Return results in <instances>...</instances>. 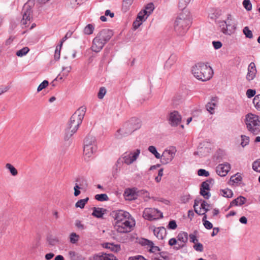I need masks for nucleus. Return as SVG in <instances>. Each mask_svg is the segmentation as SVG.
Here are the masks:
<instances>
[{"mask_svg": "<svg viewBox=\"0 0 260 260\" xmlns=\"http://www.w3.org/2000/svg\"><path fill=\"white\" fill-rule=\"evenodd\" d=\"M105 44L103 43L100 39L96 37L93 39L92 44L91 47V50L95 52H99L103 48Z\"/></svg>", "mask_w": 260, "mask_h": 260, "instance_id": "obj_19", "label": "nucleus"}, {"mask_svg": "<svg viewBox=\"0 0 260 260\" xmlns=\"http://www.w3.org/2000/svg\"><path fill=\"white\" fill-rule=\"evenodd\" d=\"M154 235L158 239L162 240L166 236V230L163 226L156 228L154 229Z\"/></svg>", "mask_w": 260, "mask_h": 260, "instance_id": "obj_21", "label": "nucleus"}, {"mask_svg": "<svg viewBox=\"0 0 260 260\" xmlns=\"http://www.w3.org/2000/svg\"><path fill=\"white\" fill-rule=\"evenodd\" d=\"M62 47L61 44L57 45L55 50L54 58L55 60H58L60 58V50Z\"/></svg>", "mask_w": 260, "mask_h": 260, "instance_id": "obj_43", "label": "nucleus"}, {"mask_svg": "<svg viewBox=\"0 0 260 260\" xmlns=\"http://www.w3.org/2000/svg\"><path fill=\"white\" fill-rule=\"evenodd\" d=\"M190 199V196L189 194H185L181 196L180 201L182 203H186Z\"/></svg>", "mask_w": 260, "mask_h": 260, "instance_id": "obj_53", "label": "nucleus"}, {"mask_svg": "<svg viewBox=\"0 0 260 260\" xmlns=\"http://www.w3.org/2000/svg\"><path fill=\"white\" fill-rule=\"evenodd\" d=\"M97 149L96 146H84L83 153L85 156L90 157Z\"/></svg>", "mask_w": 260, "mask_h": 260, "instance_id": "obj_23", "label": "nucleus"}, {"mask_svg": "<svg viewBox=\"0 0 260 260\" xmlns=\"http://www.w3.org/2000/svg\"><path fill=\"white\" fill-rule=\"evenodd\" d=\"M177 239L178 242L177 246L173 248L176 250H179L185 246L188 241V234L185 232H180L178 234Z\"/></svg>", "mask_w": 260, "mask_h": 260, "instance_id": "obj_11", "label": "nucleus"}, {"mask_svg": "<svg viewBox=\"0 0 260 260\" xmlns=\"http://www.w3.org/2000/svg\"><path fill=\"white\" fill-rule=\"evenodd\" d=\"M106 210L102 208H96L93 207V212L92 213V215L93 216H95L97 218H101L103 217V215L104 214V211H105Z\"/></svg>", "mask_w": 260, "mask_h": 260, "instance_id": "obj_26", "label": "nucleus"}, {"mask_svg": "<svg viewBox=\"0 0 260 260\" xmlns=\"http://www.w3.org/2000/svg\"><path fill=\"white\" fill-rule=\"evenodd\" d=\"M107 92L106 89L104 87H102L100 88L98 94V97L99 99H103Z\"/></svg>", "mask_w": 260, "mask_h": 260, "instance_id": "obj_51", "label": "nucleus"}, {"mask_svg": "<svg viewBox=\"0 0 260 260\" xmlns=\"http://www.w3.org/2000/svg\"><path fill=\"white\" fill-rule=\"evenodd\" d=\"M256 91L254 89H249L246 91V95L248 98H251L254 96Z\"/></svg>", "mask_w": 260, "mask_h": 260, "instance_id": "obj_60", "label": "nucleus"}, {"mask_svg": "<svg viewBox=\"0 0 260 260\" xmlns=\"http://www.w3.org/2000/svg\"><path fill=\"white\" fill-rule=\"evenodd\" d=\"M177 60V56L176 54H172L168 60L166 61L165 68L169 70L175 63Z\"/></svg>", "mask_w": 260, "mask_h": 260, "instance_id": "obj_22", "label": "nucleus"}, {"mask_svg": "<svg viewBox=\"0 0 260 260\" xmlns=\"http://www.w3.org/2000/svg\"><path fill=\"white\" fill-rule=\"evenodd\" d=\"M96 146L95 138L92 136H88L85 139L84 146Z\"/></svg>", "mask_w": 260, "mask_h": 260, "instance_id": "obj_28", "label": "nucleus"}, {"mask_svg": "<svg viewBox=\"0 0 260 260\" xmlns=\"http://www.w3.org/2000/svg\"><path fill=\"white\" fill-rule=\"evenodd\" d=\"M89 200V198L87 197L85 199H81L79 200L75 204V207L76 208H80L81 209H83L85 204L87 203V202Z\"/></svg>", "mask_w": 260, "mask_h": 260, "instance_id": "obj_31", "label": "nucleus"}, {"mask_svg": "<svg viewBox=\"0 0 260 260\" xmlns=\"http://www.w3.org/2000/svg\"><path fill=\"white\" fill-rule=\"evenodd\" d=\"M218 24L220 31L226 35H231L233 34L236 28L231 14L228 15L226 20L219 21Z\"/></svg>", "mask_w": 260, "mask_h": 260, "instance_id": "obj_6", "label": "nucleus"}, {"mask_svg": "<svg viewBox=\"0 0 260 260\" xmlns=\"http://www.w3.org/2000/svg\"><path fill=\"white\" fill-rule=\"evenodd\" d=\"M245 124L248 131L256 135L260 133V120L259 117L255 114L249 113L246 115Z\"/></svg>", "mask_w": 260, "mask_h": 260, "instance_id": "obj_5", "label": "nucleus"}, {"mask_svg": "<svg viewBox=\"0 0 260 260\" xmlns=\"http://www.w3.org/2000/svg\"><path fill=\"white\" fill-rule=\"evenodd\" d=\"M147 17L145 12L142 10L138 13L137 19L143 22L146 20Z\"/></svg>", "mask_w": 260, "mask_h": 260, "instance_id": "obj_49", "label": "nucleus"}, {"mask_svg": "<svg viewBox=\"0 0 260 260\" xmlns=\"http://www.w3.org/2000/svg\"><path fill=\"white\" fill-rule=\"evenodd\" d=\"M193 248L196 250L200 252H202L204 250L203 245L200 243L195 244V245L193 246Z\"/></svg>", "mask_w": 260, "mask_h": 260, "instance_id": "obj_59", "label": "nucleus"}, {"mask_svg": "<svg viewBox=\"0 0 260 260\" xmlns=\"http://www.w3.org/2000/svg\"><path fill=\"white\" fill-rule=\"evenodd\" d=\"M141 120L137 118H132L126 122L122 127L117 131L115 134L117 139H121L131 134L141 126Z\"/></svg>", "mask_w": 260, "mask_h": 260, "instance_id": "obj_3", "label": "nucleus"}, {"mask_svg": "<svg viewBox=\"0 0 260 260\" xmlns=\"http://www.w3.org/2000/svg\"><path fill=\"white\" fill-rule=\"evenodd\" d=\"M177 225L175 220H171L169 222L168 225V228L169 229L175 230L176 229Z\"/></svg>", "mask_w": 260, "mask_h": 260, "instance_id": "obj_61", "label": "nucleus"}, {"mask_svg": "<svg viewBox=\"0 0 260 260\" xmlns=\"http://www.w3.org/2000/svg\"><path fill=\"white\" fill-rule=\"evenodd\" d=\"M246 199L243 196H239L234 200L231 203L230 207L233 206H242L245 203Z\"/></svg>", "mask_w": 260, "mask_h": 260, "instance_id": "obj_25", "label": "nucleus"}, {"mask_svg": "<svg viewBox=\"0 0 260 260\" xmlns=\"http://www.w3.org/2000/svg\"><path fill=\"white\" fill-rule=\"evenodd\" d=\"M79 239V236L75 233H72L70 236V241L72 244L76 243Z\"/></svg>", "mask_w": 260, "mask_h": 260, "instance_id": "obj_44", "label": "nucleus"}, {"mask_svg": "<svg viewBox=\"0 0 260 260\" xmlns=\"http://www.w3.org/2000/svg\"><path fill=\"white\" fill-rule=\"evenodd\" d=\"M253 103L255 108L260 111V94H258L254 98Z\"/></svg>", "mask_w": 260, "mask_h": 260, "instance_id": "obj_42", "label": "nucleus"}, {"mask_svg": "<svg viewBox=\"0 0 260 260\" xmlns=\"http://www.w3.org/2000/svg\"><path fill=\"white\" fill-rule=\"evenodd\" d=\"M231 169V165L228 162L218 165L216 167V173L221 177L225 176Z\"/></svg>", "mask_w": 260, "mask_h": 260, "instance_id": "obj_15", "label": "nucleus"}, {"mask_svg": "<svg viewBox=\"0 0 260 260\" xmlns=\"http://www.w3.org/2000/svg\"><path fill=\"white\" fill-rule=\"evenodd\" d=\"M209 206V204H208L205 201H203L201 204V207L199 212H201V209H203L205 211L204 212H207L209 210V209L208 208V207Z\"/></svg>", "mask_w": 260, "mask_h": 260, "instance_id": "obj_52", "label": "nucleus"}, {"mask_svg": "<svg viewBox=\"0 0 260 260\" xmlns=\"http://www.w3.org/2000/svg\"><path fill=\"white\" fill-rule=\"evenodd\" d=\"M198 174L200 176L208 177L209 176V173L204 169H200L198 171Z\"/></svg>", "mask_w": 260, "mask_h": 260, "instance_id": "obj_58", "label": "nucleus"}, {"mask_svg": "<svg viewBox=\"0 0 260 260\" xmlns=\"http://www.w3.org/2000/svg\"><path fill=\"white\" fill-rule=\"evenodd\" d=\"M175 151L171 150H165L161 155V162L166 165L171 162L175 155Z\"/></svg>", "mask_w": 260, "mask_h": 260, "instance_id": "obj_14", "label": "nucleus"}, {"mask_svg": "<svg viewBox=\"0 0 260 260\" xmlns=\"http://www.w3.org/2000/svg\"><path fill=\"white\" fill-rule=\"evenodd\" d=\"M252 168L256 172L260 173V158L257 159L253 162Z\"/></svg>", "mask_w": 260, "mask_h": 260, "instance_id": "obj_37", "label": "nucleus"}, {"mask_svg": "<svg viewBox=\"0 0 260 260\" xmlns=\"http://www.w3.org/2000/svg\"><path fill=\"white\" fill-rule=\"evenodd\" d=\"M143 217L149 220H153L163 217L162 213L155 208H145L143 211Z\"/></svg>", "mask_w": 260, "mask_h": 260, "instance_id": "obj_8", "label": "nucleus"}, {"mask_svg": "<svg viewBox=\"0 0 260 260\" xmlns=\"http://www.w3.org/2000/svg\"><path fill=\"white\" fill-rule=\"evenodd\" d=\"M94 29V26L91 24H88L85 27L84 29V32L86 35H89L93 33Z\"/></svg>", "mask_w": 260, "mask_h": 260, "instance_id": "obj_35", "label": "nucleus"}, {"mask_svg": "<svg viewBox=\"0 0 260 260\" xmlns=\"http://www.w3.org/2000/svg\"><path fill=\"white\" fill-rule=\"evenodd\" d=\"M29 51V49L27 47H25L22 48L21 49L18 50L16 52V55L19 57H22L25 55H26L28 51Z\"/></svg>", "mask_w": 260, "mask_h": 260, "instance_id": "obj_39", "label": "nucleus"}, {"mask_svg": "<svg viewBox=\"0 0 260 260\" xmlns=\"http://www.w3.org/2000/svg\"><path fill=\"white\" fill-rule=\"evenodd\" d=\"M210 182L211 181H209V180H207L206 181H204L201 184L200 194L206 199H208L211 196L210 192L206 191V190H209L210 189L209 182Z\"/></svg>", "mask_w": 260, "mask_h": 260, "instance_id": "obj_17", "label": "nucleus"}, {"mask_svg": "<svg viewBox=\"0 0 260 260\" xmlns=\"http://www.w3.org/2000/svg\"><path fill=\"white\" fill-rule=\"evenodd\" d=\"M191 24L189 16L181 13L176 18L174 23V30L179 36H184Z\"/></svg>", "mask_w": 260, "mask_h": 260, "instance_id": "obj_4", "label": "nucleus"}, {"mask_svg": "<svg viewBox=\"0 0 260 260\" xmlns=\"http://www.w3.org/2000/svg\"><path fill=\"white\" fill-rule=\"evenodd\" d=\"M148 150L149 152L153 154L156 158L159 159L161 157V155L157 151L155 146H149Z\"/></svg>", "mask_w": 260, "mask_h": 260, "instance_id": "obj_36", "label": "nucleus"}, {"mask_svg": "<svg viewBox=\"0 0 260 260\" xmlns=\"http://www.w3.org/2000/svg\"><path fill=\"white\" fill-rule=\"evenodd\" d=\"M191 72L196 78L203 82L210 80L213 75L212 68L203 62H199L193 66Z\"/></svg>", "mask_w": 260, "mask_h": 260, "instance_id": "obj_2", "label": "nucleus"}, {"mask_svg": "<svg viewBox=\"0 0 260 260\" xmlns=\"http://www.w3.org/2000/svg\"><path fill=\"white\" fill-rule=\"evenodd\" d=\"M149 248V251L151 252L156 253L160 251V248L158 246H154L153 242L152 244L150 246Z\"/></svg>", "mask_w": 260, "mask_h": 260, "instance_id": "obj_57", "label": "nucleus"}, {"mask_svg": "<svg viewBox=\"0 0 260 260\" xmlns=\"http://www.w3.org/2000/svg\"><path fill=\"white\" fill-rule=\"evenodd\" d=\"M221 196L226 198H231L233 197V191L231 189L226 188L224 189H221L220 190Z\"/></svg>", "mask_w": 260, "mask_h": 260, "instance_id": "obj_32", "label": "nucleus"}, {"mask_svg": "<svg viewBox=\"0 0 260 260\" xmlns=\"http://www.w3.org/2000/svg\"><path fill=\"white\" fill-rule=\"evenodd\" d=\"M6 168L9 170L11 175L14 176H15L18 174L17 169L11 164H7L6 165Z\"/></svg>", "mask_w": 260, "mask_h": 260, "instance_id": "obj_33", "label": "nucleus"}, {"mask_svg": "<svg viewBox=\"0 0 260 260\" xmlns=\"http://www.w3.org/2000/svg\"><path fill=\"white\" fill-rule=\"evenodd\" d=\"M241 146L244 147L248 145L249 143V137L245 135H241Z\"/></svg>", "mask_w": 260, "mask_h": 260, "instance_id": "obj_48", "label": "nucleus"}, {"mask_svg": "<svg viewBox=\"0 0 260 260\" xmlns=\"http://www.w3.org/2000/svg\"><path fill=\"white\" fill-rule=\"evenodd\" d=\"M169 121L172 126H177L181 121V116L177 111H174L170 113Z\"/></svg>", "mask_w": 260, "mask_h": 260, "instance_id": "obj_16", "label": "nucleus"}, {"mask_svg": "<svg viewBox=\"0 0 260 260\" xmlns=\"http://www.w3.org/2000/svg\"><path fill=\"white\" fill-rule=\"evenodd\" d=\"M48 85V82L47 80L43 81L38 86L37 91L38 92L46 88Z\"/></svg>", "mask_w": 260, "mask_h": 260, "instance_id": "obj_56", "label": "nucleus"}, {"mask_svg": "<svg viewBox=\"0 0 260 260\" xmlns=\"http://www.w3.org/2000/svg\"><path fill=\"white\" fill-rule=\"evenodd\" d=\"M242 177L239 174L237 173L235 175L231 176L230 178V181L233 182V183H238L239 182L242 180Z\"/></svg>", "mask_w": 260, "mask_h": 260, "instance_id": "obj_46", "label": "nucleus"}, {"mask_svg": "<svg viewBox=\"0 0 260 260\" xmlns=\"http://www.w3.org/2000/svg\"><path fill=\"white\" fill-rule=\"evenodd\" d=\"M217 98H213L211 101L209 102L206 105L207 110L210 113L213 114L214 112L215 107L216 106Z\"/></svg>", "mask_w": 260, "mask_h": 260, "instance_id": "obj_24", "label": "nucleus"}, {"mask_svg": "<svg viewBox=\"0 0 260 260\" xmlns=\"http://www.w3.org/2000/svg\"><path fill=\"white\" fill-rule=\"evenodd\" d=\"M72 70V67L71 66L69 65L67 67H62V76L60 77V79H62L63 77H66L68 76L69 73L71 72Z\"/></svg>", "mask_w": 260, "mask_h": 260, "instance_id": "obj_34", "label": "nucleus"}, {"mask_svg": "<svg viewBox=\"0 0 260 260\" xmlns=\"http://www.w3.org/2000/svg\"><path fill=\"white\" fill-rule=\"evenodd\" d=\"M113 35V31L109 29H104L100 31L96 37L106 44Z\"/></svg>", "mask_w": 260, "mask_h": 260, "instance_id": "obj_13", "label": "nucleus"}, {"mask_svg": "<svg viewBox=\"0 0 260 260\" xmlns=\"http://www.w3.org/2000/svg\"><path fill=\"white\" fill-rule=\"evenodd\" d=\"M69 258L71 260H78V254L74 251H70L68 252Z\"/></svg>", "mask_w": 260, "mask_h": 260, "instance_id": "obj_54", "label": "nucleus"}, {"mask_svg": "<svg viewBox=\"0 0 260 260\" xmlns=\"http://www.w3.org/2000/svg\"><path fill=\"white\" fill-rule=\"evenodd\" d=\"M190 2L191 0H179V8L181 10L185 9Z\"/></svg>", "mask_w": 260, "mask_h": 260, "instance_id": "obj_45", "label": "nucleus"}, {"mask_svg": "<svg viewBox=\"0 0 260 260\" xmlns=\"http://www.w3.org/2000/svg\"><path fill=\"white\" fill-rule=\"evenodd\" d=\"M256 72L255 63L251 62L248 66L246 79L249 81L252 80L255 78Z\"/></svg>", "mask_w": 260, "mask_h": 260, "instance_id": "obj_18", "label": "nucleus"}, {"mask_svg": "<svg viewBox=\"0 0 260 260\" xmlns=\"http://www.w3.org/2000/svg\"><path fill=\"white\" fill-rule=\"evenodd\" d=\"M160 257H154V260H161V259L160 258V257L166 259L168 260L169 259V256H168L167 254L165 252H161L159 253Z\"/></svg>", "mask_w": 260, "mask_h": 260, "instance_id": "obj_55", "label": "nucleus"}, {"mask_svg": "<svg viewBox=\"0 0 260 260\" xmlns=\"http://www.w3.org/2000/svg\"><path fill=\"white\" fill-rule=\"evenodd\" d=\"M128 260H147L142 255H136L131 256L128 258Z\"/></svg>", "mask_w": 260, "mask_h": 260, "instance_id": "obj_64", "label": "nucleus"}, {"mask_svg": "<svg viewBox=\"0 0 260 260\" xmlns=\"http://www.w3.org/2000/svg\"><path fill=\"white\" fill-rule=\"evenodd\" d=\"M243 5L247 11H250L252 9V4L249 0H244Z\"/></svg>", "mask_w": 260, "mask_h": 260, "instance_id": "obj_50", "label": "nucleus"}, {"mask_svg": "<svg viewBox=\"0 0 260 260\" xmlns=\"http://www.w3.org/2000/svg\"><path fill=\"white\" fill-rule=\"evenodd\" d=\"M213 46L215 49H219L222 47V43L220 41H213Z\"/></svg>", "mask_w": 260, "mask_h": 260, "instance_id": "obj_62", "label": "nucleus"}, {"mask_svg": "<svg viewBox=\"0 0 260 260\" xmlns=\"http://www.w3.org/2000/svg\"><path fill=\"white\" fill-rule=\"evenodd\" d=\"M134 0H123L122 6V11L126 12L132 5Z\"/></svg>", "mask_w": 260, "mask_h": 260, "instance_id": "obj_29", "label": "nucleus"}, {"mask_svg": "<svg viewBox=\"0 0 260 260\" xmlns=\"http://www.w3.org/2000/svg\"><path fill=\"white\" fill-rule=\"evenodd\" d=\"M85 111L86 108L81 107L72 115L65 130V140H69L77 131L82 122Z\"/></svg>", "mask_w": 260, "mask_h": 260, "instance_id": "obj_1", "label": "nucleus"}, {"mask_svg": "<svg viewBox=\"0 0 260 260\" xmlns=\"http://www.w3.org/2000/svg\"><path fill=\"white\" fill-rule=\"evenodd\" d=\"M95 199L100 202L107 201L109 200L108 196L105 194H98L95 196Z\"/></svg>", "mask_w": 260, "mask_h": 260, "instance_id": "obj_41", "label": "nucleus"}, {"mask_svg": "<svg viewBox=\"0 0 260 260\" xmlns=\"http://www.w3.org/2000/svg\"><path fill=\"white\" fill-rule=\"evenodd\" d=\"M154 10V4L152 3H150L145 7V9L142 10V11L145 12L147 17H148L152 13Z\"/></svg>", "mask_w": 260, "mask_h": 260, "instance_id": "obj_27", "label": "nucleus"}, {"mask_svg": "<svg viewBox=\"0 0 260 260\" xmlns=\"http://www.w3.org/2000/svg\"><path fill=\"white\" fill-rule=\"evenodd\" d=\"M243 33L245 35L246 38L248 39H252L253 36L251 30H250L248 26H245L243 29Z\"/></svg>", "mask_w": 260, "mask_h": 260, "instance_id": "obj_40", "label": "nucleus"}, {"mask_svg": "<svg viewBox=\"0 0 260 260\" xmlns=\"http://www.w3.org/2000/svg\"><path fill=\"white\" fill-rule=\"evenodd\" d=\"M139 243L142 246H147V247L149 248L150 246L152 244V241L142 238L139 240Z\"/></svg>", "mask_w": 260, "mask_h": 260, "instance_id": "obj_47", "label": "nucleus"}, {"mask_svg": "<svg viewBox=\"0 0 260 260\" xmlns=\"http://www.w3.org/2000/svg\"><path fill=\"white\" fill-rule=\"evenodd\" d=\"M112 216L115 220V222H123L129 220L130 214L128 212L124 210H119L112 212Z\"/></svg>", "mask_w": 260, "mask_h": 260, "instance_id": "obj_10", "label": "nucleus"}, {"mask_svg": "<svg viewBox=\"0 0 260 260\" xmlns=\"http://www.w3.org/2000/svg\"><path fill=\"white\" fill-rule=\"evenodd\" d=\"M133 224L129 221L115 222L114 228L119 233H125L131 231Z\"/></svg>", "mask_w": 260, "mask_h": 260, "instance_id": "obj_9", "label": "nucleus"}, {"mask_svg": "<svg viewBox=\"0 0 260 260\" xmlns=\"http://www.w3.org/2000/svg\"><path fill=\"white\" fill-rule=\"evenodd\" d=\"M47 240L48 244L51 246H54L58 242L57 238L51 235L47 237Z\"/></svg>", "mask_w": 260, "mask_h": 260, "instance_id": "obj_38", "label": "nucleus"}, {"mask_svg": "<svg viewBox=\"0 0 260 260\" xmlns=\"http://www.w3.org/2000/svg\"><path fill=\"white\" fill-rule=\"evenodd\" d=\"M142 22L140 21L139 20L136 18V20L134 21L133 24V27L134 29H137L140 27V26L142 24Z\"/></svg>", "mask_w": 260, "mask_h": 260, "instance_id": "obj_63", "label": "nucleus"}, {"mask_svg": "<svg viewBox=\"0 0 260 260\" xmlns=\"http://www.w3.org/2000/svg\"><path fill=\"white\" fill-rule=\"evenodd\" d=\"M34 5V3L31 1H28L23 6L22 13V19L21 20L22 25L27 27L30 23V20L32 19V7Z\"/></svg>", "mask_w": 260, "mask_h": 260, "instance_id": "obj_7", "label": "nucleus"}, {"mask_svg": "<svg viewBox=\"0 0 260 260\" xmlns=\"http://www.w3.org/2000/svg\"><path fill=\"white\" fill-rule=\"evenodd\" d=\"M105 248L110 249L111 251L114 252H118L121 249L120 245H114L112 243H106Z\"/></svg>", "mask_w": 260, "mask_h": 260, "instance_id": "obj_30", "label": "nucleus"}, {"mask_svg": "<svg viewBox=\"0 0 260 260\" xmlns=\"http://www.w3.org/2000/svg\"><path fill=\"white\" fill-rule=\"evenodd\" d=\"M140 153V149H136L134 152H131L129 153H125L123 157V161L127 165H130L134 162L138 157Z\"/></svg>", "mask_w": 260, "mask_h": 260, "instance_id": "obj_12", "label": "nucleus"}, {"mask_svg": "<svg viewBox=\"0 0 260 260\" xmlns=\"http://www.w3.org/2000/svg\"><path fill=\"white\" fill-rule=\"evenodd\" d=\"M124 195L125 199L132 201L137 199V194L135 188L127 189L125 190Z\"/></svg>", "mask_w": 260, "mask_h": 260, "instance_id": "obj_20", "label": "nucleus"}]
</instances>
